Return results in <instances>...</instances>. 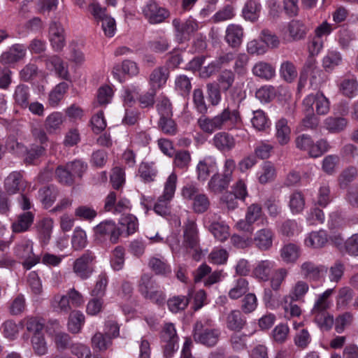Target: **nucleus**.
<instances>
[{
    "mask_svg": "<svg viewBox=\"0 0 358 358\" xmlns=\"http://www.w3.org/2000/svg\"><path fill=\"white\" fill-rule=\"evenodd\" d=\"M14 99L20 107L25 108L29 106V87L25 85H18L15 90Z\"/></svg>",
    "mask_w": 358,
    "mask_h": 358,
    "instance_id": "62",
    "label": "nucleus"
},
{
    "mask_svg": "<svg viewBox=\"0 0 358 358\" xmlns=\"http://www.w3.org/2000/svg\"><path fill=\"white\" fill-rule=\"evenodd\" d=\"M58 196V191L55 187H45L38 191V197L45 208L52 206Z\"/></svg>",
    "mask_w": 358,
    "mask_h": 358,
    "instance_id": "41",
    "label": "nucleus"
},
{
    "mask_svg": "<svg viewBox=\"0 0 358 358\" xmlns=\"http://www.w3.org/2000/svg\"><path fill=\"white\" fill-rule=\"evenodd\" d=\"M231 180L222 174L215 173L208 183V188L213 193H220L228 188Z\"/></svg>",
    "mask_w": 358,
    "mask_h": 358,
    "instance_id": "33",
    "label": "nucleus"
},
{
    "mask_svg": "<svg viewBox=\"0 0 358 358\" xmlns=\"http://www.w3.org/2000/svg\"><path fill=\"white\" fill-rule=\"evenodd\" d=\"M20 325L25 327L28 331L33 332L34 334H40L44 327L43 322L41 319L34 317H27L24 318L20 322Z\"/></svg>",
    "mask_w": 358,
    "mask_h": 358,
    "instance_id": "59",
    "label": "nucleus"
},
{
    "mask_svg": "<svg viewBox=\"0 0 358 358\" xmlns=\"http://www.w3.org/2000/svg\"><path fill=\"white\" fill-rule=\"evenodd\" d=\"M246 323L245 318L240 310H231L226 317L227 327L231 331H240Z\"/></svg>",
    "mask_w": 358,
    "mask_h": 358,
    "instance_id": "30",
    "label": "nucleus"
},
{
    "mask_svg": "<svg viewBox=\"0 0 358 358\" xmlns=\"http://www.w3.org/2000/svg\"><path fill=\"white\" fill-rule=\"evenodd\" d=\"M184 243L186 247L194 250L192 257L196 261H199L201 252L199 247L198 229L195 222L189 220L185 224L184 230Z\"/></svg>",
    "mask_w": 358,
    "mask_h": 358,
    "instance_id": "10",
    "label": "nucleus"
},
{
    "mask_svg": "<svg viewBox=\"0 0 358 358\" xmlns=\"http://www.w3.org/2000/svg\"><path fill=\"white\" fill-rule=\"evenodd\" d=\"M47 332L55 336V342L58 348H65L69 343V336L60 331V325L57 321L50 322L46 327Z\"/></svg>",
    "mask_w": 358,
    "mask_h": 358,
    "instance_id": "26",
    "label": "nucleus"
},
{
    "mask_svg": "<svg viewBox=\"0 0 358 358\" xmlns=\"http://www.w3.org/2000/svg\"><path fill=\"white\" fill-rule=\"evenodd\" d=\"M241 122L238 106L227 104L223 110L213 117L201 116L197 124L204 133L212 134L215 131L232 129Z\"/></svg>",
    "mask_w": 358,
    "mask_h": 358,
    "instance_id": "1",
    "label": "nucleus"
},
{
    "mask_svg": "<svg viewBox=\"0 0 358 358\" xmlns=\"http://www.w3.org/2000/svg\"><path fill=\"white\" fill-rule=\"evenodd\" d=\"M172 24L176 29V36L180 41L188 39L191 34L200 28L199 22L192 17H188L184 22L176 18Z\"/></svg>",
    "mask_w": 358,
    "mask_h": 358,
    "instance_id": "11",
    "label": "nucleus"
},
{
    "mask_svg": "<svg viewBox=\"0 0 358 358\" xmlns=\"http://www.w3.org/2000/svg\"><path fill=\"white\" fill-rule=\"evenodd\" d=\"M43 61L48 71L54 72L62 79L69 80L68 65L59 56H45L43 57Z\"/></svg>",
    "mask_w": 358,
    "mask_h": 358,
    "instance_id": "13",
    "label": "nucleus"
},
{
    "mask_svg": "<svg viewBox=\"0 0 358 358\" xmlns=\"http://www.w3.org/2000/svg\"><path fill=\"white\" fill-rule=\"evenodd\" d=\"M53 228V220L50 217L41 219L37 224L38 236L41 241L47 244L50 238Z\"/></svg>",
    "mask_w": 358,
    "mask_h": 358,
    "instance_id": "40",
    "label": "nucleus"
},
{
    "mask_svg": "<svg viewBox=\"0 0 358 358\" xmlns=\"http://www.w3.org/2000/svg\"><path fill=\"white\" fill-rule=\"evenodd\" d=\"M15 254L21 259H24L23 266L30 269L40 261L38 256L33 252V243L29 239L21 240L15 248Z\"/></svg>",
    "mask_w": 358,
    "mask_h": 358,
    "instance_id": "8",
    "label": "nucleus"
},
{
    "mask_svg": "<svg viewBox=\"0 0 358 358\" xmlns=\"http://www.w3.org/2000/svg\"><path fill=\"white\" fill-rule=\"evenodd\" d=\"M210 200L207 195L200 193L192 201V208L196 213H203L207 211L210 207Z\"/></svg>",
    "mask_w": 358,
    "mask_h": 358,
    "instance_id": "63",
    "label": "nucleus"
},
{
    "mask_svg": "<svg viewBox=\"0 0 358 358\" xmlns=\"http://www.w3.org/2000/svg\"><path fill=\"white\" fill-rule=\"evenodd\" d=\"M25 54V48L22 45L15 44L1 55L0 62L3 65H11L22 59Z\"/></svg>",
    "mask_w": 358,
    "mask_h": 358,
    "instance_id": "22",
    "label": "nucleus"
},
{
    "mask_svg": "<svg viewBox=\"0 0 358 358\" xmlns=\"http://www.w3.org/2000/svg\"><path fill=\"white\" fill-rule=\"evenodd\" d=\"M334 292V289L331 288L319 294L311 311L315 322L324 330L331 329L334 324V317L327 312L333 304L331 296Z\"/></svg>",
    "mask_w": 358,
    "mask_h": 358,
    "instance_id": "2",
    "label": "nucleus"
},
{
    "mask_svg": "<svg viewBox=\"0 0 358 358\" xmlns=\"http://www.w3.org/2000/svg\"><path fill=\"white\" fill-rule=\"evenodd\" d=\"M327 234L324 230L312 231L304 239V245L308 248H320L327 243Z\"/></svg>",
    "mask_w": 358,
    "mask_h": 358,
    "instance_id": "27",
    "label": "nucleus"
},
{
    "mask_svg": "<svg viewBox=\"0 0 358 358\" xmlns=\"http://www.w3.org/2000/svg\"><path fill=\"white\" fill-rule=\"evenodd\" d=\"M280 74L285 81L291 83L297 77V71L292 62L285 61L280 65Z\"/></svg>",
    "mask_w": 358,
    "mask_h": 358,
    "instance_id": "61",
    "label": "nucleus"
},
{
    "mask_svg": "<svg viewBox=\"0 0 358 358\" xmlns=\"http://www.w3.org/2000/svg\"><path fill=\"white\" fill-rule=\"evenodd\" d=\"M49 39L55 51H61L65 45L64 30L60 23L52 22L49 27Z\"/></svg>",
    "mask_w": 358,
    "mask_h": 358,
    "instance_id": "16",
    "label": "nucleus"
},
{
    "mask_svg": "<svg viewBox=\"0 0 358 358\" xmlns=\"http://www.w3.org/2000/svg\"><path fill=\"white\" fill-rule=\"evenodd\" d=\"M69 85L66 83L62 82L55 87L50 92L48 97V103L52 107H56L59 105L66 92Z\"/></svg>",
    "mask_w": 358,
    "mask_h": 358,
    "instance_id": "45",
    "label": "nucleus"
},
{
    "mask_svg": "<svg viewBox=\"0 0 358 358\" xmlns=\"http://www.w3.org/2000/svg\"><path fill=\"white\" fill-rule=\"evenodd\" d=\"M329 145L327 140L320 139L316 142L312 140L304 151L307 152L310 157L317 158L322 156L324 152L329 150Z\"/></svg>",
    "mask_w": 358,
    "mask_h": 358,
    "instance_id": "39",
    "label": "nucleus"
},
{
    "mask_svg": "<svg viewBox=\"0 0 358 358\" xmlns=\"http://www.w3.org/2000/svg\"><path fill=\"white\" fill-rule=\"evenodd\" d=\"M244 29L238 24L231 23L225 29L224 41L232 48H239L244 38Z\"/></svg>",
    "mask_w": 358,
    "mask_h": 358,
    "instance_id": "15",
    "label": "nucleus"
},
{
    "mask_svg": "<svg viewBox=\"0 0 358 358\" xmlns=\"http://www.w3.org/2000/svg\"><path fill=\"white\" fill-rule=\"evenodd\" d=\"M341 93L348 97H353L358 90V83L354 77L345 78L339 85Z\"/></svg>",
    "mask_w": 358,
    "mask_h": 358,
    "instance_id": "47",
    "label": "nucleus"
},
{
    "mask_svg": "<svg viewBox=\"0 0 358 358\" xmlns=\"http://www.w3.org/2000/svg\"><path fill=\"white\" fill-rule=\"evenodd\" d=\"M124 264V250L121 246L116 247L111 255L110 266L115 271L121 270Z\"/></svg>",
    "mask_w": 358,
    "mask_h": 358,
    "instance_id": "64",
    "label": "nucleus"
},
{
    "mask_svg": "<svg viewBox=\"0 0 358 358\" xmlns=\"http://www.w3.org/2000/svg\"><path fill=\"white\" fill-rule=\"evenodd\" d=\"M94 233L98 239H108L111 243L114 244L118 241L121 231L115 222L105 220L96 226Z\"/></svg>",
    "mask_w": 358,
    "mask_h": 358,
    "instance_id": "9",
    "label": "nucleus"
},
{
    "mask_svg": "<svg viewBox=\"0 0 358 358\" xmlns=\"http://www.w3.org/2000/svg\"><path fill=\"white\" fill-rule=\"evenodd\" d=\"M275 138L279 144L284 145L290 141L291 129L288 126L287 120L281 118L275 123Z\"/></svg>",
    "mask_w": 358,
    "mask_h": 358,
    "instance_id": "29",
    "label": "nucleus"
},
{
    "mask_svg": "<svg viewBox=\"0 0 358 358\" xmlns=\"http://www.w3.org/2000/svg\"><path fill=\"white\" fill-rule=\"evenodd\" d=\"M261 10L262 5L258 1L248 0L243 8L242 15L245 20L254 22L259 19Z\"/></svg>",
    "mask_w": 358,
    "mask_h": 358,
    "instance_id": "28",
    "label": "nucleus"
},
{
    "mask_svg": "<svg viewBox=\"0 0 358 358\" xmlns=\"http://www.w3.org/2000/svg\"><path fill=\"white\" fill-rule=\"evenodd\" d=\"M55 177L59 182L64 185H71L74 182L73 175L67 167V164L57 166L55 170Z\"/></svg>",
    "mask_w": 358,
    "mask_h": 358,
    "instance_id": "57",
    "label": "nucleus"
},
{
    "mask_svg": "<svg viewBox=\"0 0 358 358\" xmlns=\"http://www.w3.org/2000/svg\"><path fill=\"white\" fill-rule=\"evenodd\" d=\"M259 182L266 184L272 181L275 177V169L270 162H264L257 172Z\"/></svg>",
    "mask_w": 358,
    "mask_h": 358,
    "instance_id": "48",
    "label": "nucleus"
},
{
    "mask_svg": "<svg viewBox=\"0 0 358 358\" xmlns=\"http://www.w3.org/2000/svg\"><path fill=\"white\" fill-rule=\"evenodd\" d=\"M323 268L310 261H306L300 266L301 274L308 280H317L320 277Z\"/></svg>",
    "mask_w": 358,
    "mask_h": 358,
    "instance_id": "35",
    "label": "nucleus"
},
{
    "mask_svg": "<svg viewBox=\"0 0 358 358\" xmlns=\"http://www.w3.org/2000/svg\"><path fill=\"white\" fill-rule=\"evenodd\" d=\"M169 77V70L165 66L155 68L150 74L148 83L151 90L157 91L163 88Z\"/></svg>",
    "mask_w": 358,
    "mask_h": 358,
    "instance_id": "17",
    "label": "nucleus"
},
{
    "mask_svg": "<svg viewBox=\"0 0 358 358\" xmlns=\"http://www.w3.org/2000/svg\"><path fill=\"white\" fill-rule=\"evenodd\" d=\"M348 121L342 117H328L324 121V127L329 132L337 134L343 131L348 126Z\"/></svg>",
    "mask_w": 358,
    "mask_h": 358,
    "instance_id": "32",
    "label": "nucleus"
},
{
    "mask_svg": "<svg viewBox=\"0 0 358 358\" xmlns=\"http://www.w3.org/2000/svg\"><path fill=\"white\" fill-rule=\"evenodd\" d=\"M343 61L342 55L335 50H329L322 59V66L327 72H331Z\"/></svg>",
    "mask_w": 358,
    "mask_h": 358,
    "instance_id": "34",
    "label": "nucleus"
},
{
    "mask_svg": "<svg viewBox=\"0 0 358 358\" xmlns=\"http://www.w3.org/2000/svg\"><path fill=\"white\" fill-rule=\"evenodd\" d=\"M305 199L302 193L294 192L289 196V207L292 214L301 213L305 208Z\"/></svg>",
    "mask_w": 358,
    "mask_h": 358,
    "instance_id": "51",
    "label": "nucleus"
},
{
    "mask_svg": "<svg viewBox=\"0 0 358 358\" xmlns=\"http://www.w3.org/2000/svg\"><path fill=\"white\" fill-rule=\"evenodd\" d=\"M112 345V339L106 334L96 333L92 338V347L94 350L103 352Z\"/></svg>",
    "mask_w": 358,
    "mask_h": 358,
    "instance_id": "49",
    "label": "nucleus"
},
{
    "mask_svg": "<svg viewBox=\"0 0 358 358\" xmlns=\"http://www.w3.org/2000/svg\"><path fill=\"white\" fill-rule=\"evenodd\" d=\"M309 290L308 284L303 280L297 281L291 288L289 297L294 301H304V296ZM288 296L285 297L287 302Z\"/></svg>",
    "mask_w": 358,
    "mask_h": 358,
    "instance_id": "37",
    "label": "nucleus"
},
{
    "mask_svg": "<svg viewBox=\"0 0 358 358\" xmlns=\"http://www.w3.org/2000/svg\"><path fill=\"white\" fill-rule=\"evenodd\" d=\"M249 291V282L243 278L236 279L228 292L231 299L235 300L241 298Z\"/></svg>",
    "mask_w": 358,
    "mask_h": 358,
    "instance_id": "31",
    "label": "nucleus"
},
{
    "mask_svg": "<svg viewBox=\"0 0 358 358\" xmlns=\"http://www.w3.org/2000/svg\"><path fill=\"white\" fill-rule=\"evenodd\" d=\"M87 236L85 231L80 227H76L73 231L71 238L73 248L76 250H80L87 246Z\"/></svg>",
    "mask_w": 358,
    "mask_h": 358,
    "instance_id": "55",
    "label": "nucleus"
},
{
    "mask_svg": "<svg viewBox=\"0 0 358 358\" xmlns=\"http://www.w3.org/2000/svg\"><path fill=\"white\" fill-rule=\"evenodd\" d=\"M34 214L31 211H26L19 215L17 220L13 224L14 232L20 233L27 231L32 224Z\"/></svg>",
    "mask_w": 358,
    "mask_h": 358,
    "instance_id": "36",
    "label": "nucleus"
},
{
    "mask_svg": "<svg viewBox=\"0 0 358 358\" xmlns=\"http://www.w3.org/2000/svg\"><path fill=\"white\" fill-rule=\"evenodd\" d=\"M138 173L143 181L149 182L155 180L158 170L153 162H142L139 166Z\"/></svg>",
    "mask_w": 358,
    "mask_h": 358,
    "instance_id": "44",
    "label": "nucleus"
},
{
    "mask_svg": "<svg viewBox=\"0 0 358 358\" xmlns=\"http://www.w3.org/2000/svg\"><path fill=\"white\" fill-rule=\"evenodd\" d=\"M324 115L329 111V101L328 99L322 94L317 92L306 96L303 100V110L309 113H314Z\"/></svg>",
    "mask_w": 358,
    "mask_h": 358,
    "instance_id": "6",
    "label": "nucleus"
},
{
    "mask_svg": "<svg viewBox=\"0 0 358 358\" xmlns=\"http://www.w3.org/2000/svg\"><path fill=\"white\" fill-rule=\"evenodd\" d=\"M188 304L189 298L185 296H175L167 301L169 309L175 313L185 310Z\"/></svg>",
    "mask_w": 358,
    "mask_h": 358,
    "instance_id": "58",
    "label": "nucleus"
},
{
    "mask_svg": "<svg viewBox=\"0 0 358 358\" xmlns=\"http://www.w3.org/2000/svg\"><path fill=\"white\" fill-rule=\"evenodd\" d=\"M149 267L157 275H166L171 273L170 265L163 257H152L148 263Z\"/></svg>",
    "mask_w": 358,
    "mask_h": 358,
    "instance_id": "42",
    "label": "nucleus"
},
{
    "mask_svg": "<svg viewBox=\"0 0 358 358\" xmlns=\"http://www.w3.org/2000/svg\"><path fill=\"white\" fill-rule=\"evenodd\" d=\"M191 162V155L187 150H179L175 153L173 166L182 171H187Z\"/></svg>",
    "mask_w": 358,
    "mask_h": 358,
    "instance_id": "53",
    "label": "nucleus"
},
{
    "mask_svg": "<svg viewBox=\"0 0 358 358\" xmlns=\"http://www.w3.org/2000/svg\"><path fill=\"white\" fill-rule=\"evenodd\" d=\"M287 31L292 41H300L307 35L308 28L301 20H292L287 25Z\"/></svg>",
    "mask_w": 358,
    "mask_h": 358,
    "instance_id": "24",
    "label": "nucleus"
},
{
    "mask_svg": "<svg viewBox=\"0 0 358 358\" xmlns=\"http://www.w3.org/2000/svg\"><path fill=\"white\" fill-rule=\"evenodd\" d=\"M252 73L260 78L270 80L275 76V69L268 63L259 62L252 68Z\"/></svg>",
    "mask_w": 358,
    "mask_h": 358,
    "instance_id": "38",
    "label": "nucleus"
},
{
    "mask_svg": "<svg viewBox=\"0 0 358 358\" xmlns=\"http://www.w3.org/2000/svg\"><path fill=\"white\" fill-rule=\"evenodd\" d=\"M139 72L137 64L130 60H124L121 64L115 65L112 71L113 77L119 82H122L123 76H136Z\"/></svg>",
    "mask_w": 358,
    "mask_h": 358,
    "instance_id": "21",
    "label": "nucleus"
},
{
    "mask_svg": "<svg viewBox=\"0 0 358 358\" xmlns=\"http://www.w3.org/2000/svg\"><path fill=\"white\" fill-rule=\"evenodd\" d=\"M217 171L216 160L213 157H206L201 159L196 165V171L199 181H206L210 173Z\"/></svg>",
    "mask_w": 358,
    "mask_h": 358,
    "instance_id": "18",
    "label": "nucleus"
},
{
    "mask_svg": "<svg viewBox=\"0 0 358 358\" xmlns=\"http://www.w3.org/2000/svg\"><path fill=\"white\" fill-rule=\"evenodd\" d=\"M253 115L251 118L252 127L258 131H264L271 125V121L266 114L262 110L253 111Z\"/></svg>",
    "mask_w": 358,
    "mask_h": 358,
    "instance_id": "46",
    "label": "nucleus"
},
{
    "mask_svg": "<svg viewBox=\"0 0 358 358\" xmlns=\"http://www.w3.org/2000/svg\"><path fill=\"white\" fill-rule=\"evenodd\" d=\"M275 233L270 228H263L257 230L252 240V243L261 251H267L273 246Z\"/></svg>",
    "mask_w": 358,
    "mask_h": 358,
    "instance_id": "12",
    "label": "nucleus"
},
{
    "mask_svg": "<svg viewBox=\"0 0 358 358\" xmlns=\"http://www.w3.org/2000/svg\"><path fill=\"white\" fill-rule=\"evenodd\" d=\"M210 231L214 237L218 241L223 242L229 236V227L223 222H213L210 227Z\"/></svg>",
    "mask_w": 358,
    "mask_h": 358,
    "instance_id": "56",
    "label": "nucleus"
},
{
    "mask_svg": "<svg viewBox=\"0 0 358 358\" xmlns=\"http://www.w3.org/2000/svg\"><path fill=\"white\" fill-rule=\"evenodd\" d=\"M84 303L83 295L74 288L69 289L66 294H56L51 300V307L54 311L68 314L71 308H77Z\"/></svg>",
    "mask_w": 358,
    "mask_h": 358,
    "instance_id": "3",
    "label": "nucleus"
},
{
    "mask_svg": "<svg viewBox=\"0 0 358 358\" xmlns=\"http://www.w3.org/2000/svg\"><path fill=\"white\" fill-rule=\"evenodd\" d=\"M96 256L90 250L76 259L72 265L73 272L82 280L88 279L94 272Z\"/></svg>",
    "mask_w": 358,
    "mask_h": 358,
    "instance_id": "4",
    "label": "nucleus"
},
{
    "mask_svg": "<svg viewBox=\"0 0 358 358\" xmlns=\"http://www.w3.org/2000/svg\"><path fill=\"white\" fill-rule=\"evenodd\" d=\"M210 143L222 152L230 151L236 145V140L234 136L225 131H220L215 134Z\"/></svg>",
    "mask_w": 358,
    "mask_h": 358,
    "instance_id": "19",
    "label": "nucleus"
},
{
    "mask_svg": "<svg viewBox=\"0 0 358 358\" xmlns=\"http://www.w3.org/2000/svg\"><path fill=\"white\" fill-rule=\"evenodd\" d=\"M275 263L273 261L266 259L257 263L253 270L254 276L259 280L268 281L272 270L275 268Z\"/></svg>",
    "mask_w": 358,
    "mask_h": 358,
    "instance_id": "25",
    "label": "nucleus"
},
{
    "mask_svg": "<svg viewBox=\"0 0 358 358\" xmlns=\"http://www.w3.org/2000/svg\"><path fill=\"white\" fill-rule=\"evenodd\" d=\"M120 224L126 229L127 236L134 234L138 229V221L132 214L122 215L119 220Z\"/></svg>",
    "mask_w": 358,
    "mask_h": 358,
    "instance_id": "54",
    "label": "nucleus"
},
{
    "mask_svg": "<svg viewBox=\"0 0 358 358\" xmlns=\"http://www.w3.org/2000/svg\"><path fill=\"white\" fill-rule=\"evenodd\" d=\"M236 16V9L232 5H226L217 11L211 17L214 23L232 20Z\"/></svg>",
    "mask_w": 358,
    "mask_h": 358,
    "instance_id": "52",
    "label": "nucleus"
},
{
    "mask_svg": "<svg viewBox=\"0 0 358 358\" xmlns=\"http://www.w3.org/2000/svg\"><path fill=\"white\" fill-rule=\"evenodd\" d=\"M301 248L295 243L285 244L280 250V256L287 264H294L301 256Z\"/></svg>",
    "mask_w": 358,
    "mask_h": 358,
    "instance_id": "23",
    "label": "nucleus"
},
{
    "mask_svg": "<svg viewBox=\"0 0 358 358\" xmlns=\"http://www.w3.org/2000/svg\"><path fill=\"white\" fill-rule=\"evenodd\" d=\"M318 68L316 66V60L313 56H310L308 58L305 63L303 71L301 73L299 82V90H301L305 87V84L307 80L308 73L313 72L315 69Z\"/></svg>",
    "mask_w": 358,
    "mask_h": 358,
    "instance_id": "60",
    "label": "nucleus"
},
{
    "mask_svg": "<svg viewBox=\"0 0 358 358\" xmlns=\"http://www.w3.org/2000/svg\"><path fill=\"white\" fill-rule=\"evenodd\" d=\"M179 337L175 325L173 323H166L161 333V344L164 355L171 357L178 349Z\"/></svg>",
    "mask_w": 358,
    "mask_h": 358,
    "instance_id": "5",
    "label": "nucleus"
},
{
    "mask_svg": "<svg viewBox=\"0 0 358 358\" xmlns=\"http://www.w3.org/2000/svg\"><path fill=\"white\" fill-rule=\"evenodd\" d=\"M142 13L147 21L152 24L164 22L170 16V12L160 6L156 1H150L142 8Z\"/></svg>",
    "mask_w": 358,
    "mask_h": 358,
    "instance_id": "7",
    "label": "nucleus"
},
{
    "mask_svg": "<svg viewBox=\"0 0 358 358\" xmlns=\"http://www.w3.org/2000/svg\"><path fill=\"white\" fill-rule=\"evenodd\" d=\"M85 323V315L78 310L73 311L69 318L68 328L73 334L80 332Z\"/></svg>",
    "mask_w": 358,
    "mask_h": 358,
    "instance_id": "50",
    "label": "nucleus"
},
{
    "mask_svg": "<svg viewBox=\"0 0 358 358\" xmlns=\"http://www.w3.org/2000/svg\"><path fill=\"white\" fill-rule=\"evenodd\" d=\"M26 187L27 182L19 171H13L5 178L4 189L8 194L24 192Z\"/></svg>",
    "mask_w": 358,
    "mask_h": 358,
    "instance_id": "14",
    "label": "nucleus"
},
{
    "mask_svg": "<svg viewBox=\"0 0 358 358\" xmlns=\"http://www.w3.org/2000/svg\"><path fill=\"white\" fill-rule=\"evenodd\" d=\"M199 327H201V324H196V329L194 334L195 341L207 346L215 345L220 336V331L217 329H205L202 331L198 329Z\"/></svg>",
    "mask_w": 358,
    "mask_h": 358,
    "instance_id": "20",
    "label": "nucleus"
},
{
    "mask_svg": "<svg viewBox=\"0 0 358 358\" xmlns=\"http://www.w3.org/2000/svg\"><path fill=\"white\" fill-rule=\"evenodd\" d=\"M64 122V116L60 112H53L50 114L45 121V129L50 133H55L59 130Z\"/></svg>",
    "mask_w": 358,
    "mask_h": 358,
    "instance_id": "43",
    "label": "nucleus"
}]
</instances>
